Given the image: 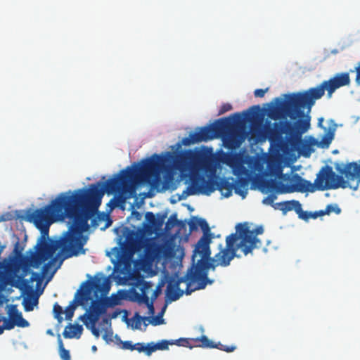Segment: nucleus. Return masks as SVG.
<instances>
[{"label": "nucleus", "mask_w": 360, "mask_h": 360, "mask_svg": "<svg viewBox=\"0 0 360 360\" xmlns=\"http://www.w3.org/2000/svg\"><path fill=\"white\" fill-rule=\"evenodd\" d=\"M360 168L359 161L344 164H335V169L340 174H336L328 165L323 166L317 174L314 181L316 190L326 191L339 188H349L356 191L360 184Z\"/></svg>", "instance_id": "obj_3"}, {"label": "nucleus", "mask_w": 360, "mask_h": 360, "mask_svg": "<svg viewBox=\"0 0 360 360\" xmlns=\"http://www.w3.org/2000/svg\"><path fill=\"white\" fill-rule=\"evenodd\" d=\"M163 311L159 315L156 316L155 317H153L150 321V323L153 326H158L164 323V319L162 317V314Z\"/></svg>", "instance_id": "obj_41"}, {"label": "nucleus", "mask_w": 360, "mask_h": 360, "mask_svg": "<svg viewBox=\"0 0 360 360\" xmlns=\"http://www.w3.org/2000/svg\"><path fill=\"white\" fill-rule=\"evenodd\" d=\"M134 350H137L140 353L144 352L147 356H150L153 353L151 342L147 345L143 342L136 343Z\"/></svg>", "instance_id": "obj_22"}, {"label": "nucleus", "mask_w": 360, "mask_h": 360, "mask_svg": "<svg viewBox=\"0 0 360 360\" xmlns=\"http://www.w3.org/2000/svg\"><path fill=\"white\" fill-rule=\"evenodd\" d=\"M326 212L327 215H329L331 213L339 214L341 213V209L337 204H330L326 206Z\"/></svg>", "instance_id": "obj_27"}, {"label": "nucleus", "mask_w": 360, "mask_h": 360, "mask_svg": "<svg viewBox=\"0 0 360 360\" xmlns=\"http://www.w3.org/2000/svg\"><path fill=\"white\" fill-rule=\"evenodd\" d=\"M172 158L169 152L153 154L142 160L141 165L128 166L105 184L98 182L90 184L89 188L60 193L49 205L27 214V220L42 234L31 265L38 268L59 248L65 255L62 260L77 256L80 252L84 253L82 233L89 229L88 221L101 205L105 192L125 193L137 182L156 188L160 184L161 172L167 168Z\"/></svg>", "instance_id": "obj_1"}, {"label": "nucleus", "mask_w": 360, "mask_h": 360, "mask_svg": "<svg viewBox=\"0 0 360 360\" xmlns=\"http://www.w3.org/2000/svg\"><path fill=\"white\" fill-rule=\"evenodd\" d=\"M63 313V308L58 303H55L53 305V314L54 317L58 320L59 323L63 321L62 314Z\"/></svg>", "instance_id": "obj_25"}, {"label": "nucleus", "mask_w": 360, "mask_h": 360, "mask_svg": "<svg viewBox=\"0 0 360 360\" xmlns=\"http://www.w3.org/2000/svg\"><path fill=\"white\" fill-rule=\"evenodd\" d=\"M166 214H164L159 217L158 218H156L155 215L151 212H146L145 215L146 221L155 227H159L162 226Z\"/></svg>", "instance_id": "obj_19"}, {"label": "nucleus", "mask_w": 360, "mask_h": 360, "mask_svg": "<svg viewBox=\"0 0 360 360\" xmlns=\"http://www.w3.org/2000/svg\"><path fill=\"white\" fill-rule=\"evenodd\" d=\"M88 322H89V327H86V328L91 330L92 334L96 338H99L100 331H99L98 328H96L97 323H94V321H88Z\"/></svg>", "instance_id": "obj_34"}, {"label": "nucleus", "mask_w": 360, "mask_h": 360, "mask_svg": "<svg viewBox=\"0 0 360 360\" xmlns=\"http://www.w3.org/2000/svg\"><path fill=\"white\" fill-rule=\"evenodd\" d=\"M117 304L110 297L93 300L89 309L79 319L83 321L86 327H89L88 321L97 323L100 316L106 314L108 307H113Z\"/></svg>", "instance_id": "obj_10"}, {"label": "nucleus", "mask_w": 360, "mask_h": 360, "mask_svg": "<svg viewBox=\"0 0 360 360\" xmlns=\"http://www.w3.org/2000/svg\"><path fill=\"white\" fill-rule=\"evenodd\" d=\"M13 323L15 326L20 327V328H26L30 326L29 322L25 320L22 314H20L16 319H13Z\"/></svg>", "instance_id": "obj_26"}, {"label": "nucleus", "mask_w": 360, "mask_h": 360, "mask_svg": "<svg viewBox=\"0 0 360 360\" xmlns=\"http://www.w3.org/2000/svg\"><path fill=\"white\" fill-rule=\"evenodd\" d=\"M268 115L272 119H276L278 117V108L274 105H270Z\"/></svg>", "instance_id": "obj_37"}, {"label": "nucleus", "mask_w": 360, "mask_h": 360, "mask_svg": "<svg viewBox=\"0 0 360 360\" xmlns=\"http://www.w3.org/2000/svg\"><path fill=\"white\" fill-rule=\"evenodd\" d=\"M334 91H328V96L330 98L332 96V94L333 93Z\"/></svg>", "instance_id": "obj_56"}, {"label": "nucleus", "mask_w": 360, "mask_h": 360, "mask_svg": "<svg viewBox=\"0 0 360 360\" xmlns=\"http://www.w3.org/2000/svg\"><path fill=\"white\" fill-rule=\"evenodd\" d=\"M316 190L314 184L304 179L299 174H295L292 179V185L288 192H314Z\"/></svg>", "instance_id": "obj_14"}, {"label": "nucleus", "mask_w": 360, "mask_h": 360, "mask_svg": "<svg viewBox=\"0 0 360 360\" xmlns=\"http://www.w3.org/2000/svg\"><path fill=\"white\" fill-rule=\"evenodd\" d=\"M112 331L106 330L103 335V340H105L107 342H111L112 340Z\"/></svg>", "instance_id": "obj_50"}, {"label": "nucleus", "mask_w": 360, "mask_h": 360, "mask_svg": "<svg viewBox=\"0 0 360 360\" xmlns=\"http://www.w3.org/2000/svg\"><path fill=\"white\" fill-rule=\"evenodd\" d=\"M323 121V118H322V117H321V118H320V119L319 120V125H321V122H322Z\"/></svg>", "instance_id": "obj_57"}, {"label": "nucleus", "mask_w": 360, "mask_h": 360, "mask_svg": "<svg viewBox=\"0 0 360 360\" xmlns=\"http://www.w3.org/2000/svg\"><path fill=\"white\" fill-rule=\"evenodd\" d=\"M232 108V106L231 105V104L229 103H225L224 104L221 108H220L219 111V114H223L227 111H229L231 110Z\"/></svg>", "instance_id": "obj_49"}, {"label": "nucleus", "mask_w": 360, "mask_h": 360, "mask_svg": "<svg viewBox=\"0 0 360 360\" xmlns=\"http://www.w3.org/2000/svg\"><path fill=\"white\" fill-rule=\"evenodd\" d=\"M330 141L327 139V140H326V146H328V144L330 143Z\"/></svg>", "instance_id": "obj_61"}, {"label": "nucleus", "mask_w": 360, "mask_h": 360, "mask_svg": "<svg viewBox=\"0 0 360 360\" xmlns=\"http://www.w3.org/2000/svg\"><path fill=\"white\" fill-rule=\"evenodd\" d=\"M56 259V257L53 258L50 262H49L48 263L45 264L43 267H42V271H43V273H45L47 271L49 267L51 265V264L55 262Z\"/></svg>", "instance_id": "obj_52"}, {"label": "nucleus", "mask_w": 360, "mask_h": 360, "mask_svg": "<svg viewBox=\"0 0 360 360\" xmlns=\"http://www.w3.org/2000/svg\"><path fill=\"white\" fill-rule=\"evenodd\" d=\"M118 314H119V312L115 311L112 315H108V316L103 317L102 319V323H103L104 324L110 326V324H111L110 319L116 318Z\"/></svg>", "instance_id": "obj_43"}, {"label": "nucleus", "mask_w": 360, "mask_h": 360, "mask_svg": "<svg viewBox=\"0 0 360 360\" xmlns=\"http://www.w3.org/2000/svg\"><path fill=\"white\" fill-rule=\"evenodd\" d=\"M233 124L231 117H223L217 120L212 124L199 127L196 131L190 133L188 137L182 139L181 143H178V147L181 145L188 146L192 144L212 140L229 129Z\"/></svg>", "instance_id": "obj_7"}, {"label": "nucleus", "mask_w": 360, "mask_h": 360, "mask_svg": "<svg viewBox=\"0 0 360 360\" xmlns=\"http://www.w3.org/2000/svg\"><path fill=\"white\" fill-rule=\"evenodd\" d=\"M8 314L9 316V319L13 320V319H16L22 313L18 311L16 305L12 304L9 307Z\"/></svg>", "instance_id": "obj_29"}, {"label": "nucleus", "mask_w": 360, "mask_h": 360, "mask_svg": "<svg viewBox=\"0 0 360 360\" xmlns=\"http://www.w3.org/2000/svg\"><path fill=\"white\" fill-rule=\"evenodd\" d=\"M256 90H263V89H257ZM264 90H265V91L269 90V87L264 89Z\"/></svg>", "instance_id": "obj_60"}, {"label": "nucleus", "mask_w": 360, "mask_h": 360, "mask_svg": "<svg viewBox=\"0 0 360 360\" xmlns=\"http://www.w3.org/2000/svg\"><path fill=\"white\" fill-rule=\"evenodd\" d=\"M134 321H135V324H134V328H136V329H139L141 328V322L142 321H146V320H148V317H146V316H141L139 314L138 312H136L134 315Z\"/></svg>", "instance_id": "obj_31"}, {"label": "nucleus", "mask_w": 360, "mask_h": 360, "mask_svg": "<svg viewBox=\"0 0 360 360\" xmlns=\"http://www.w3.org/2000/svg\"><path fill=\"white\" fill-rule=\"evenodd\" d=\"M121 344H122L121 348L122 349H129L131 351L134 350L135 344H133L131 341H129V340L122 341Z\"/></svg>", "instance_id": "obj_40"}, {"label": "nucleus", "mask_w": 360, "mask_h": 360, "mask_svg": "<svg viewBox=\"0 0 360 360\" xmlns=\"http://www.w3.org/2000/svg\"><path fill=\"white\" fill-rule=\"evenodd\" d=\"M161 285H159L156 287L155 290H154L153 293L151 295V301L155 302V300L158 298L159 295L161 293Z\"/></svg>", "instance_id": "obj_47"}, {"label": "nucleus", "mask_w": 360, "mask_h": 360, "mask_svg": "<svg viewBox=\"0 0 360 360\" xmlns=\"http://www.w3.org/2000/svg\"><path fill=\"white\" fill-rule=\"evenodd\" d=\"M323 215H327V214L326 212V209L325 210H319L318 212H315L313 214V218L316 219L317 217H322Z\"/></svg>", "instance_id": "obj_51"}, {"label": "nucleus", "mask_w": 360, "mask_h": 360, "mask_svg": "<svg viewBox=\"0 0 360 360\" xmlns=\"http://www.w3.org/2000/svg\"><path fill=\"white\" fill-rule=\"evenodd\" d=\"M178 223V220L176 219V214H173L170 216V217L168 219L166 224H165V229L166 230H170L172 228H173L174 226H176Z\"/></svg>", "instance_id": "obj_32"}, {"label": "nucleus", "mask_w": 360, "mask_h": 360, "mask_svg": "<svg viewBox=\"0 0 360 360\" xmlns=\"http://www.w3.org/2000/svg\"><path fill=\"white\" fill-rule=\"evenodd\" d=\"M289 116L292 120H295L297 118V117H304V112L300 109L295 108L290 111Z\"/></svg>", "instance_id": "obj_36"}, {"label": "nucleus", "mask_w": 360, "mask_h": 360, "mask_svg": "<svg viewBox=\"0 0 360 360\" xmlns=\"http://www.w3.org/2000/svg\"><path fill=\"white\" fill-rule=\"evenodd\" d=\"M190 185L187 187L186 193L188 195L203 194L210 195L217 189L222 191H226V197L231 195L233 190L234 183L229 181L228 179H220L217 180L213 178L207 179L202 174H192L190 179Z\"/></svg>", "instance_id": "obj_6"}, {"label": "nucleus", "mask_w": 360, "mask_h": 360, "mask_svg": "<svg viewBox=\"0 0 360 360\" xmlns=\"http://www.w3.org/2000/svg\"><path fill=\"white\" fill-rule=\"evenodd\" d=\"M217 264L212 262L198 260L196 264H193L188 270L186 275L176 281H171L166 288V296L170 302L179 300L184 294V291L179 288L181 283H186L185 293L191 295L195 290L204 289L207 284H212V280L208 278V270H214Z\"/></svg>", "instance_id": "obj_4"}, {"label": "nucleus", "mask_w": 360, "mask_h": 360, "mask_svg": "<svg viewBox=\"0 0 360 360\" xmlns=\"http://www.w3.org/2000/svg\"><path fill=\"white\" fill-rule=\"evenodd\" d=\"M250 175L237 176L238 179L234 182L233 190L236 194L239 195L242 198H245L248 194V189L250 183Z\"/></svg>", "instance_id": "obj_15"}, {"label": "nucleus", "mask_w": 360, "mask_h": 360, "mask_svg": "<svg viewBox=\"0 0 360 360\" xmlns=\"http://www.w3.org/2000/svg\"><path fill=\"white\" fill-rule=\"evenodd\" d=\"M200 218H198L197 217H192L190 221H188V226L190 231H196L198 229V221Z\"/></svg>", "instance_id": "obj_33"}, {"label": "nucleus", "mask_w": 360, "mask_h": 360, "mask_svg": "<svg viewBox=\"0 0 360 360\" xmlns=\"http://www.w3.org/2000/svg\"><path fill=\"white\" fill-rule=\"evenodd\" d=\"M5 220H6V219H5L3 216H1V217H0V221H5Z\"/></svg>", "instance_id": "obj_59"}, {"label": "nucleus", "mask_w": 360, "mask_h": 360, "mask_svg": "<svg viewBox=\"0 0 360 360\" xmlns=\"http://www.w3.org/2000/svg\"><path fill=\"white\" fill-rule=\"evenodd\" d=\"M276 199V196L274 194L269 195L263 200V203L271 205L274 207V202Z\"/></svg>", "instance_id": "obj_45"}, {"label": "nucleus", "mask_w": 360, "mask_h": 360, "mask_svg": "<svg viewBox=\"0 0 360 360\" xmlns=\"http://www.w3.org/2000/svg\"><path fill=\"white\" fill-rule=\"evenodd\" d=\"M355 68L353 70H354ZM349 72H338L328 80L323 81L315 87H311L308 90H336L343 86H348L351 83ZM354 72H352L353 73Z\"/></svg>", "instance_id": "obj_12"}, {"label": "nucleus", "mask_w": 360, "mask_h": 360, "mask_svg": "<svg viewBox=\"0 0 360 360\" xmlns=\"http://www.w3.org/2000/svg\"><path fill=\"white\" fill-rule=\"evenodd\" d=\"M169 345H174V341L173 340L169 341V340H161L160 342H158L156 344L151 342L153 352H155L156 350L167 349Z\"/></svg>", "instance_id": "obj_21"}, {"label": "nucleus", "mask_w": 360, "mask_h": 360, "mask_svg": "<svg viewBox=\"0 0 360 360\" xmlns=\"http://www.w3.org/2000/svg\"><path fill=\"white\" fill-rule=\"evenodd\" d=\"M200 347L205 348H215L216 344L210 340L206 335L200 337Z\"/></svg>", "instance_id": "obj_24"}, {"label": "nucleus", "mask_w": 360, "mask_h": 360, "mask_svg": "<svg viewBox=\"0 0 360 360\" xmlns=\"http://www.w3.org/2000/svg\"><path fill=\"white\" fill-rule=\"evenodd\" d=\"M3 325L1 326L2 328V333H4V330H11L14 328L15 325L13 323V320L11 319H8L6 317L3 316Z\"/></svg>", "instance_id": "obj_28"}, {"label": "nucleus", "mask_w": 360, "mask_h": 360, "mask_svg": "<svg viewBox=\"0 0 360 360\" xmlns=\"http://www.w3.org/2000/svg\"><path fill=\"white\" fill-rule=\"evenodd\" d=\"M91 219V225L94 227H98L99 223L103 221H107L106 224L102 229H105L111 225L112 221L108 215L103 213H98V210L95 212L94 215L89 219Z\"/></svg>", "instance_id": "obj_18"}, {"label": "nucleus", "mask_w": 360, "mask_h": 360, "mask_svg": "<svg viewBox=\"0 0 360 360\" xmlns=\"http://www.w3.org/2000/svg\"><path fill=\"white\" fill-rule=\"evenodd\" d=\"M91 349H92L93 351H94V352H95V351H96V350H97V347H96V346H95V345L92 346Z\"/></svg>", "instance_id": "obj_58"}, {"label": "nucleus", "mask_w": 360, "mask_h": 360, "mask_svg": "<svg viewBox=\"0 0 360 360\" xmlns=\"http://www.w3.org/2000/svg\"><path fill=\"white\" fill-rule=\"evenodd\" d=\"M35 276V274H33L32 276ZM31 279H32V281H33L34 278V277H32Z\"/></svg>", "instance_id": "obj_62"}, {"label": "nucleus", "mask_w": 360, "mask_h": 360, "mask_svg": "<svg viewBox=\"0 0 360 360\" xmlns=\"http://www.w3.org/2000/svg\"><path fill=\"white\" fill-rule=\"evenodd\" d=\"M139 302L148 304L151 302V300H150L147 292H141V295H139Z\"/></svg>", "instance_id": "obj_44"}, {"label": "nucleus", "mask_w": 360, "mask_h": 360, "mask_svg": "<svg viewBox=\"0 0 360 360\" xmlns=\"http://www.w3.org/2000/svg\"><path fill=\"white\" fill-rule=\"evenodd\" d=\"M38 304V297L34 295L28 296L25 298L22 304L26 311H31L34 309V307Z\"/></svg>", "instance_id": "obj_20"}, {"label": "nucleus", "mask_w": 360, "mask_h": 360, "mask_svg": "<svg viewBox=\"0 0 360 360\" xmlns=\"http://www.w3.org/2000/svg\"><path fill=\"white\" fill-rule=\"evenodd\" d=\"M59 354L63 360H71L70 352L65 349L62 340L59 339Z\"/></svg>", "instance_id": "obj_23"}, {"label": "nucleus", "mask_w": 360, "mask_h": 360, "mask_svg": "<svg viewBox=\"0 0 360 360\" xmlns=\"http://www.w3.org/2000/svg\"><path fill=\"white\" fill-rule=\"evenodd\" d=\"M174 163L177 167L181 169L193 167L202 168L207 172H214L217 165V159L214 155L191 150L179 155L176 158Z\"/></svg>", "instance_id": "obj_9"}, {"label": "nucleus", "mask_w": 360, "mask_h": 360, "mask_svg": "<svg viewBox=\"0 0 360 360\" xmlns=\"http://www.w3.org/2000/svg\"><path fill=\"white\" fill-rule=\"evenodd\" d=\"M84 288L82 291H78L75 295V300L72 303L65 308V319L71 320L74 316V311L76 308L75 304L76 302L77 304L82 305L84 302H88L91 300V294L92 291L95 293L100 292L102 295H105L108 292L110 288V283L109 278L107 277L96 278L92 281H86L84 284Z\"/></svg>", "instance_id": "obj_8"}, {"label": "nucleus", "mask_w": 360, "mask_h": 360, "mask_svg": "<svg viewBox=\"0 0 360 360\" xmlns=\"http://www.w3.org/2000/svg\"><path fill=\"white\" fill-rule=\"evenodd\" d=\"M126 198L122 196L121 195L117 197H114L110 200L108 205L112 206V208H114L118 206L121 203H124L125 202Z\"/></svg>", "instance_id": "obj_30"}, {"label": "nucleus", "mask_w": 360, "mask_h": 360, "mask_svg": "<svg viewBox=\"0 0 360 360\" xmlns=\"http://www.w3.org/2000/svg\"><path fill=\"white\" fill-rule=\"evenodd\" d=\"M83 331V327L79 324H71L70 323L66 326L63 331V336L65 338H79Z\"/></svg>", "instance_id": "obj_17"}, {"label": "nucleus", "mask_w": 360, "mask_h": 360, "mask_svg": "<svg viewBox=\"0 0 360 360\" xmlns=\"http://www.w3.org/2000/svg\"><path fill=\"white\" fill-rule=\"evenodd\" d=\"M174 345L178 346L183 347H189L190 348H193V346L189 345V340L186 338H179L175 341H174Z\"/></svg>", "instance_id": "obj_38"}, {"label": "nucleus", "mask_w": 360, "mask_h": 360, "mask_svg": "<svg viewBox=\"0 0 360 360\" xmlns=\"http://www.w3.org/2000/svg\"><path fill=\"white\" fill-rule=\"evenodd\" d=\"M309 127L310 117L309 116L300 118L294 122L285 121L279 124H274L275 132L279 135L285 134L287 141L290 145L304 158L310 157L314 152L313 146L315 143V139L312 137L309 138V141H303L302 139V135Z\"/></svg>", "instance_id": "obj_5"}, {"label": "nucleus", "mask_w": 360, "mask_h": 360, "mask_svg": "<svg viewBox=\"0 0 360 360\" xmlns=\"http://www.w3.org/2000/svg\"><path fill=\"white\" fill-rule=\"evenodd\" d=\"M264 115L259 105H253L250 107L247 111L240 113H234L229 117L233 120L235 122H240L242 120H247L250 124L251 129L260 127L264 121Z\"/></svg>", "instance_id": "obj_11"}, {"label": "nucleus", "mask_w": 360, "mask_h": 360, "mask_svg": "<svg viewBox=\"0 0 360 360\" xmlns=\"http://www.w3.org/2000/svg\"><path fill=\"white\" fill-rule=\"evenodd\" d=\"M191 340L194 342V346L200 347V338H193Z\"/></svg>", "instance_id": "obj_54"}, {"label": "nucleus", "mask_w": 360, "mask_h": 360, "mask_svg": "<svg viewBox=\"0 0 360 360\" xmlns=\"http://www.w3.org/2000/svg\"><path fill=\"white\" fill-rule=\"evenodd\" d=\"M153 301H151L149 304H146L148 308V313L149 314L153 315L155 313V308L153 305Z\"/></svg>", "instance_id": "obj_53"}, {"label": "nucleus", "mask_w": 360, "mask_h": 360, "mask_svg": "<svg viewBox=\"0 0 360 360\" xmlns=\"http://www.w3.org/2000/svg\"><path fill=\"white\" fill-rule=\"evenodd\" d=\"M198 225L203 232L202 236L198 241L193 255V262H195V257L197 254L200 256L199 260L212 262L217 266H227L232 259L237 256V251L241 252L247 255L252 253L255 249L262 246V241L257 238L258 235L262 234L264 229L262 226H257L250 229L248 223H239L236 226V232L231 233L226 238V246H221L220 251L216 254L214 258H211V250L210 245L212 238V233L210 228L205 219L200 218Z\"/></svg>", "instance_id": "obj_2"}, {"label": "nucleus", "mask_w": 360, "mask_h": 360, "mask_svg": "<svg viewBox=\"0 0 360 360\" xmlns=\"http://www.w3.org/2000/svg\"><path fill=\"white\" fill-rule=\"evenodd\" d=\"M304 94H309L313 96L315 98H320L324 95L325 91H303Z\"/></svg>", "instance_id": "obj_48"}, {"label": "nucleus", "mask_w": 360, "mask_h": 360, "mask_svg": "<svg viewBox=\"0 0 360 360\" xmlns=\"http://www.w3.org/2000/svg\"><path fill=\"white\" fill-rule=\"evenodd\" d=\"M153 286V284L150 281H143L141 284V292H148V290L151 289Z\"/></svg>", "instance_id": "obj_39"}, {"label": "nucleus", "mask_w": 360, "mask_h": 360, "mask_svg": "<svg viewBox=\"0 0 360 360\" xmlns=\"http://www.w3.org/2000/svg\"><path fill=\"white\" fill-rule=\"evenodd\" d=\"M275 209H278L283 212V214H286L288 212L294 210L296 212L302 211V205L299 201L297 200H289L276 203L274 205Z\"/></svg>", "instance_id": "obj_16"}, {"label": "nucleus", "mask_w": 360, "mask_h": 360, "mask_svg": "<svg viewBox=\"0 0 360 360\" xmlns=\"http://www.w3.org/2000/svg\"><path fill=\"white\" fill-rule=\"evenodd\" d=\"M255 97H263L266 91H254Z\"/></svg>", "instance_id": "obj_55"}, {"label": "nucleus", "mask_w": 360, "mask_h": 360, "mask_svg": "<svg viewBox=\"0 0 360 360\" xmlns=\"http://www.w3.org/2000/svg\"><path fill=\"white\" fill-rule=\"evenodd\" d=\"M351 72H356L354 82L356 86H360V62L358 63L357 65L355 67V70H352Z\"/></svg>", "instance_id": "obj_42"}, {"label": "nucleus", "mask_w": 360, "mask_h": 360, "mask_svg": "<svg viewBox=\"0 0 360 360\" xmlns=\"http://www.w3.org/2000/svg\"><path fill=\"white\" fill-rule=\"evenodd\" d=\"M221 161L232 169L236 176H247L250 171L244 166L242 158L236 153H226L221 157Z\"/></svg>", "instance_id": "obj_13"}, {"label": "nucleus", "mask_w": 360, "mask_h": 360, "mask_svg": "<svg viewBox=\"0 0 360 360\" xmlns=\"http://www.w3.org/2000/svg\"><path fill=\"white\" fill-rule=\"evenodd\" d=\"M297 214H299L300 218L304 219V220H307L309 218H313V214L308 212H304L302 210L301 212H297Z\"/></svg>", "instance_id": "obj_46"}, {"label": "nucleus", "mask_w": 360, "mask_h": 360, "mask_svg": "<svg viewBox=\"0 0 360 360\" xmlns=\"http://www.w3.org/2000/svg\"><path fill=\"white\" fill-rule=\"evenodd\" d=\"M215 348H217L220 350H222V351H224L226 352H232L236 349V347L234 345H229V346L224 345L221 343H218V344H216Z\"/></svg>", "instance_id": "obj_35"}]
</instances>
